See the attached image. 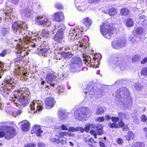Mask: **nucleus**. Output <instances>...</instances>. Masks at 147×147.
I'll return each mask as SVG.
<instances>
[{
	"label": "nucleus",
	"mask_w": 147,
	"mask_h": 147,
	"mask_svg": "<svg viewBox=\"0 0 147 147\" xmlns=\"http://www.w3.org/2000/svg\"><path fill=\"white\" fill-rule=\"evenodd\" d=\"M12 28L15 32L18 31L22 34L25 35L26 34L25 30L27 32V26L25 22H15L12 25Z\"/></svg>",
	"instance_id": "obj_10"
},
{
	"label": "nucleus",
	"mask_w": 147,
	"mask_h": 147,
	"mask_svg": "<svg viewBox=\"0 0 147 147\" xmlns=\"http://www.w3.org/2000/svg\"><path fill=\"white\" fill-rule=\"evenodd\" d=\"M87 7L85 6H79L77 7V9L80 11H84L86 9Z\"/></svg>",
	"instance_id": "obj_47"
},
{
	"label": "nucleus",
	"mask_w": 147,
	"mask_h": 147,
	"mask_svg": "<svg viewBox=\"0 0 147 147\" xmlns=\"http://www.w3.org/2000/svg\"><path fill=\"white\" fill-rule=\"evenodd\" d=\"M22 60L21 57H18L14 59L15 65L16 66L14 72L15 75L19 76L20 77V79L22 81H24L26 79L28 74L25 71H23V68L19 66L20 61H21Z\"/></svg>",
	"instance_id": "obj_7"
},
{
	"label": "nucleus",
	"mask_w": 147,
	"mask_h": 147,
	"mask_svg": "<svg viewBox=\"0 0 147 147\" xmlns=\"http://www.w3.org/2000/svg\"><path fill=\"white\" fill-rule=\"evenodd\" d=\"M64 19V16L62 12H57L54 14V20L56 21L60 22Z\"/></svg>",
	"instance_id": "obj_22"
},
{
	"label": "nucleus",
	"mask_w": 147,
	"mask_h": 147,
	"mask_svg": "<svg viewBox=\"0 0 147 147\" xmlns=\"http://www.w3.org/2000/svg\"><path fill=\"white\" fill-rule=\"evenodd\" d=\"M113 63L120 67L121 70H123L125 67V63L124 61L116 60L115 61H114Z\"/></svg>",
	"instance_id": "obj_25"
},
{
	"label": "nucleus",
	"mask_w": 147,
	"mask_h": 147,
	"mask_svg": "<svg viewBox=\"0 0 147 147\" xmlns=\"http://www.w3.org/2000/svg\"><path fill=\"white\" fill-rule=\"evenodd\" d=\"M141 119L142 121L143 122H146L147 120L146 117L145 115H142Z\"/></svg>",
	"instance_id": "obj_61"
},
{
	"label": "nucleus",
	"mask_w": 147,
	"mask_h": 147,
	"mask_svg": "<svg viewBox=\"0 0 147 147\" xmlns=\"http://www.w3.org/2000/svg\"><path fill=\"white\" fill-rule=\"evenodd\" d=\"M142 75L144 76H147V67H144L142 69L141 71Z\"/></svg>",
	"instance_id": "obj_43"
},
{
	"label": "nucleus",
	"mask_w": 147,
	"mask_h": 147,
	"mask_svg": "<svg viewBox=\"0 0 147 147\" xmlns=\"http://www.w3.org/2000/svg\"><path fill=\"white\" fill-rule=\"evenodd\" d=\"M39 33L40 35H41L45 38H47L49 36V32L47 30H43L40 31Z\"/></svg>",
	"instance_id": "obj_29"
},
{
	"label": "nucleus",
	"mask_w": 147,
	"mask_h": 147,
	"mask_svg": "<svg viewBox=\"0 0 147 147\" xmlns=\"http://www.w3.org/2000/svg\"><path fill=\"white\" fill-rule=\"evenodd\" d=\"M112 121L114 122H117L119 120V118L117 117H113L111 118Z\"/></svg>",
	"instance_id": "obj_59"
},
{
	"label": "nucleus",
	"mask_w": 147,
	"mask_h": 147,
	"mask_svg": "<svg viewBox=\"0 0 147 147\" xmlns=\"http://www.w3.org/2000/svg\"><path fill=\"white\" fill-rule=\"evenodd\" d=\"M24 39L23 41H22V40L20 39L18 40L19 42L17 43V47L18 49V53L22 54L24 52V54L22 55H21V56L23 57L25 55L26 51L25 50V48L28 47H27L26 46H24V45L25 43L26 44H28L30 46H31L33 47H38V45H36L34 42L35 40H32V42L31 40L32 38H31L30 36L28 35L27 34H25L24 35H23Z\"/></svg>",
	"instance_id": "obj_4"
},
{
	"label": "nucleus",
	"mask_w": 147,
	"mask_h": 147,
	"mask_svg": "<svg viewBox=\"0 0 147 147\" xmlns=\"http://www.w3.org/2000/svg\"><path fill=\"white\" fill-rule=\"evenodd\" d=\"M45 144L42 142H40L38 143V145L40 147H44L45 146Z\"/></svg>",
	"instance_id": "obj_63"
},
{
	"label": "nucleus",
	"mask_w": 147,
	"mask_h": 147,
	"mask_svg": "<svg viewBox=\"0 0 147 147\" xmlns=\"http://www.w3.org/2000/svg\"><path fill=\"white\" fill-rule=\"evenodd\" d=\"M42 102L40 100H34L31 102L30 105V109L34 111V113H35L38 111H41L43 107Z\"/></svg>",
	"instance_id": "obj_13"
},
{
	"label": "nucleus",
	"mask_w": 147,
	"mask_h": 147,
	"mask_svg": "<svg viewBox=\"0 0 147 147\" xmlns=\"http://www.w3.org/2000/svg\"><path fill=\"white\" fill-rule=\"evenodd\" d=\"M104 113L103 108L102 107H99L97 109L96 113L98 115H101Z\"/></svg>",
	"instance_id": "obj_41"
},
{
	"label": "nucleus",
	"mask_w": 147,
	"mask_h": 147,
	"mask_svg": "<svg viewBox=\"0 0 147 147\" xmlns=\"http://www.w3.org/2000/svg\"><path fill=\"white\" fill-rule=\"evenodd\" d=\"M76 131H80L81 132L84 131V129L82 127H76Z\"/></svg>",
	"instance_id": "obj_51"
},
{
	"label": "nucleus",
	"mask_w": 147,
	"mask_h": 147,
	"mask_svg": "<svg viewBox=\"0 0 147 147\" xmlns=\"http://www.w3.org/2000/svg\"><path fill=\"white\" fill-rule=\"evenodd\" d=\"M11 3L10 1H8L6 2L5 6L6 8L5 10H0V13H2L3 15V17L5 19H7V18H9L10 19H11Z\"/></svg>",
	"instance_id": "obj_14"
},
{
	"label": "nucleus",
	"mask_w": 147,
	"mask_h": 147,
	"mask_svg": "<svg viewBox=\"0 0 147 147\" xmlns=\"http://www.w3.org/2000/svg\"><path fill=\"white\" fill-rule=\"evenodd\" d=\"M6 54V50H2L1 53H0V56L2 57H4L5 55Z\"/></svg>",
	"instance_id": "obj_55"
},
{
	"label": "nucleus",
	"mask_w": 147,
	"mask_h": 147,
	"mask_svg": "<svg viewBox=\"0 0 147 147\" xmlns=\"http://www.w3.org/2000/svg\"><path fill=\"white\" fill-rule=\"evenodd\" d=\"M20 11L22 16L23 17L29 18L31 16L32 13L29 7H22Z\"/></svg>",
	"instance_id": "obj_17"
},
{
	"label": "nucleus",
	"mask_w": 147,
	"mask_h": 147,
	"mask_svg": "<svg viewBox=\"0 0 147 147\" xmlns=\"http://www.w3.org/2000/svg\"><path fill=\"white\" fill-rule=\"evenodd\" d=\"M57 27L59 28V30L54 37V39L57 42H60L63 38V31L65 29V27L63 24H61L59 27L56 26L55 29H57Z\"/></svg>",
	"instance_id": "obj_12"
},
{
	"label": "nucleus",
	"mask_w": 147,
	"mask_h": 147,
	"mask_svg": "<svg viewBox=\"0 0 147 147\" xmlns=\"http://www.w3.org/2000/svg\"><path fill=\"white\" fill-rule=\"evenodd\" d=\"M50 141L52 142H55L57 143H59V142L58 140V138H52L50 139Z\"/></svg>",
	"instance_id": "obj_54"
},
{
	"label": "nucleus",
	"mask_w": 147,
	"mask_h": 147,
	"mask_svg": "<svg viewBox=\"0 0 147 147\" xmlns=\"http://www.w3.org/2000/svg\"><path fill=\"white\" fill-rule=\"evenodd\" d=\"M43 18V16H39L36 19V21L37 22V24H38L44 25L47 26H48L51 25V23L50 20L46 19L44 21L41 20Z\"/></svg>",
	"instance_id": "obj_19"
},
{
	"label": "nucleus",
	"mask_w": 147,
	"mask_h": 147,
	"mask_svg": "<svg viewBox=\"0 0 147 147\" xmlns=\"http://www.w3.org/2000/svg\"><path fill=\"white\" fill-rule=\"evenodd\" d=\"M126 44V40L124 38H122L113 40L111 45L113 48L118 49L121 47H124Z\"/></svg>",
	"instance_id": "obj_15"
},
{
	"label": "nucleus",
	"mask_w": 147,
	"mask_h": 147,
	"mask_svg": "<svg viewBox=\"0 0 147 147\" xmlns=\"http://www.w3.org/2000/svg\"><path fill=\"white\" fill-rule=\"evenodd\" d=\"M136 32L138 34H141L143 32V29L141 27H138L136 28Z\"/></svg>",
	"instance_id": "obj_48"
},
{
	"label": "nucleus",
	"mask_w": 147,
	"mask_h": 147,
	"mask_svg": "<svg viewBox=\"0 0 147 147\" xmlns=\"http://www.w3.org/2000/svg\"><path fill=\"white\" fill-rule=\"evenodd\" d=\"M26 33L28 35H29L30 36H31V38H32V37H33V36H36V37H39L38 35L40 34L39 32L38 33H37L34 32V33H33V32H30V33L28 34V33H27L26 32Z\"/></svg>",
	"instance_id": "obj_39"
},
{
	"label": "nucleus",
	"mask_w": 147,
	"mask_h": 147,
	"mask_svg": "<svg viewBox=\"0 0 147 147\" xmlns=\"http://www.w3.org/2000/svg\"><path fill=\"white\" fill-rule=\"evenodd\" d=\"M90 133L92 135L94 136L95 138H97L96 132L94 130H92L90 131Z\"/></svg>",
	"instance_id": "obj_56"
},
{
	"label": "nucleus",
	"mask_w": 147,
	"mask_h": 147,
	"mask_svg": "<svg viewBox=\"0 0 147 147\" xmlns=\"http://www.w3.org/2000/svg\"><path fill=\"white\" fill-rule=\"evenodd\" d=\"M21 123L22 124V130L25 132L28 131L30 126V123L27 120L23 121Z\"/></svg>",
	"instance_id": "obj_24"
},
{
	"label": "nucleus",
	"mask_w": 147,
	"mask_h": 147,
	"mask_svg": "<svg viewBox=\"0 0 147 147\" xmlns=\"http://www.w3.org/2000/svg\"><path fill=\"white\" fill-rule=\"evenodd\" d=\"M0 138L4 137L5 139L9 140L12 138L16 135V130L12 127L7 126H0Z\"/></svg>",
	"instance_id": "obj_6"
},
{
	"label": "nucleus",
	"mask_w": 147,
	"mask_h": 147,
	"mask_svg": "<svg viewBox=\"0 0 147 147\" xmlns=\"http://www.w3.org/2000/svg\"><path fill=\"white\" fill-rule=\"evenodd\" d=\"M129 13V10L126 8H123L121 10V13L124 16L127 15Z\"/></svg>",
	"instance_id": "obj_36"
},
{
	"label": "nucleus",
	"mask_w": 147,
	"mask_h": 147,
	"mask_svg": "<svg viewBox=\"0 0 147 147\" xmlns=\"http://www.w3.org/2000/svg\"><path fill=\"white\" fill-rule=\"evenodd\" d=\"M40 48H37V53L40 55L45 57L48 50V47L45 45L39 46Z\"/></svg>",
	"instance_id": "obj_18"
},
{
	"label": "nucleus",
	"mask_w": 147,
	"mask_h": 147,
	"mask_svg": "<svg viewBox=\"0 0 147 147\" xmlns=\"http://www.w3.org/2000/svg\"><path fill=\"white\" fill-rule=\"evenodd\" d=\"M10 29L9 28H3L1 29V34L4 35L9 33Z\"/></svg>",
	"instance_id": "obj_38"
},
{
	"label": "nucleus",
	"mask_w": 147,
	"mask_h": 147,
	"mask_svg": "<svg viewBox=\"0 0 147 147\" xmlns=\"http://www.w3.org/2000/svg\"><path fill=\"white\" fill-rule=\"evenodd\" d=\"M115 30V28L107 23L103 24L100 28L101 33L105 38L108 39L111 38Z\"/></svg>",
	"instance_id": "obj_8"
},
{
	"label": "nucleus",
	"mask_w": 147,
	"mask_h": 147,
	"mask_svg": "<svg viewBox=\"0 0 147 147\" xmlns=\"http://www.w3.org/2000/svg\"><path fill=\"white\" fill-rule=\"evenodd\" d=\"M105 120V118L103 117H97L96 119L97 121L100 122H103Z\"/></svg>",
	"instance_id": "obj_50"
},
{
	"label": "nucleus",
	"mask_w": 147,
	"mask_h": 147,
	"mask_svg": "<svg viewBox=\"0 0 147 147\" xmlns=\"http://www.w3.org/2000/svg\"><path fill=\"white\" fill-rule=\"evenodd\" d=\"M55 103V101L53 97H50L47 98L45 100L46 108H51L54 106Z\"/></svg>",
	"instance_id": "obj_21"
},
{
	"label": "nucleus",
	"mask_w": 147,
	"mask_h": 147,
	"mask_svg": "<svg viewBox=\"0 0 147 147\" xmlns=\"http://www.w3.org/2000/svg\"><path fill=\"white\" fill-rule=\"evenodd\" d=\"M58 90L59 91V93H61L63 92L64 90V88L63 86H60L58 87Z\"/></svg>",
	"instance_id": "obj_58"
},
{
	"label": "nucleus",
	"mask_w": 147,
	"mask_h": 147,
	"mask_svg": "<svg viewBox=\"0 0 147 147\" xmlns=\"http://www.w3.org/2000/svg\"><path fill=\"white\" fill-rule=\"evenodd\" d=\"M147 63V57L144 58L141 61V64L142 65L144 64Z\"/></svg>",
	"instance_id": "obj_60"
},
{
	"label": "nucleus",
	"mask_w": 147,
	"mask_h": 147,
	"mask_svg": "<svg viewBox=\"0 0 147 147\" xmlns=\"http://www.w3.org/2000/svg\"><path fill=\"white\" fill-rule=\"evenodd\" d=\"M68 130L69 131L74 132L76 131V128H75L73 127H70L68 128Z\"/></svg>",
	"instance_id": "obj_57"
},
{
	"label": "nucleus",
	"mask_w": 147,
	"mask_h": 147,
	"mask_svg": "<svg viewBox=\"0 0 147 147\" xmlns=\"http://www.w3.org/2000/svg\"><path fill=\"white\" fill-rule=\"evenodd\" d=\"M108 126H110L111 128H117L119 127V125L115 123H113L109 124Z\"/></svg>",
	"instance_id": "obj_44"
},
{
	"label": "nucleus",
	"mask_w": 147,
	"mask_h": 147,
	"mask_svg": "<svg viewBox=\"0 0 147 147\" xmlns=\"http://www.w3.org/2000/svg\"><path fill=\"white\" fill-rule=\"evenodd\" d=\"M61 55L65 58H71L73 56L72 54L69 52H63L61 53Z\"/></svg>",
	"instance_id": "obj_32"
},
{
	"label": "nucleus",
	"mask_w": 147,
	"mask_h": 147,
	"mask_svg": "<svg viewBox=\"0 0 147 147\" xmlns=\"http://www.w3.org/2000/svg\"><path fill=\"white\" fill-rule=\"evenodd\" d=\"M17 81L13 78L3 82L1 86L0 90L3 95L7 96L9 94L11 89H13L16 86Z\"/></svg>",
	"instance_id": "obj_5"
},
{
	"label": "nucleus",
	"mask_w": 147,
	"mask_h": 147,
	"mask_svg": "<svg viewBox=\"0 0 147 147\" xmlns=\"http://www.w3.org/2000/svg\"><path fill=\"white\" fill-rule=\"evenodd\" d=\"M55 7L58 9H62L63 8L62 5L59 3H56L55 5Z\"/></svg>",
	"instance_id": "obj_49"
},
{
	"label": "nucleus",
	"mask_w": 147,
	"mask_h": 147,
	"mask_svg": "<svg viewBox=\"0 0 147 147\" xmlns=\"http://www.w3.org/2000/svg\"><path fill=\"white\" fill-rule=\"evenodd\" d=\"M99 1V0H89L88 2L91 3H95Z\"/></svg>",
	"instance_id": "obj_62"
},
{
	"label": "nucleus",
	"mask_w": 147,
	"mask_h": 147,
	"mask_svg": "<svg viewBox=\"0 0 147 147\" xmlns=\"http://www.w3.org/2000/svg\"><path fill=\"white\" fill-rule=\"evenodd\" d=\"M86 30L84 29L83 27L81 26H78L76 27L75 29H71L69 32V35H68V39L69 41H74L76 39L77 41L78 42V50L82 52H87L89 51V45L88 42L89 40L88 37L86 36L84 37H82L77 39V36L80 33Z\"/></svg>",
	"instance_id": "obj_1"
},
{
	"label": "nucleus",
	"mask_w": 147,
	"mask_h": 147,
	"mask_svg": "<svg viewBox=\"0 0 147 147\" xmlns=\"http://www.w3.org/2000/svg\"><path fill=\"white\" fill-rule=\"evenodd\" d=\"M3 64L0 61V78H1V75L3 74L4 72L6 69L3 67Z\"/></svg>",
	"instance_id": "obj_35"
},
{
	"label": "nucleus",
	"mask_w": 147,
	"mask_h": 147,
	"mask_svg": "<svg viewBox=\"0 0 147 147\" xmlns=\"http://www.w3.org/2000/svg\"><path fill=\"white\" fill-rule=\"evenodd\" d=\"M91 115V111L88 108L84 107L82 109L76 110L74 113V116L77 119L84 121L87 119Z\"/></svg>",
	"instance_id": "obj_9"
},
{
	"label": "nucleus",
	"mask_w": 147,
	"mask_h": 147,
	"mask_svg": "<svg viewBox=\"0 0 147 147\" xmlns=\"http://www.w3.org/2000/svg\"><path fill=\"white\" fill-rule=\"evenodd\" d=\"M119 126L121 127H123L124 125V123L122 120L120 122H119Z\"/></svg>",
	"instance_id": "obj_64"
},
{
	"label": "nucleus",
	"mask_w": 147,
	"mask_h": 147,
	"mask_svg": "<svg viewBox=\"0 0 147 147\" xmlns=\"http://www.w3.org/2000/svg\"><path fill=\"white\" fill-rule=\"evenodd\" d=\"M71 63L70 67L72 70L76 72H78L80 71L82 65V60L80 58L74 57L71 59Z\"/></svg>",
	"instance_id": "obj_11"
},
{
	"label": "nucleus",
	"mask_w": 147,
	"mask_h": 147,
	"mask_svg": "<svg viewBox=\"0 0 147 147\" xmlns=\"http://www.w3.org/2000/svg\"><path fill=\"white\" fill-rule=\"evenodd\" d=\"M32 132V133H36L37 136H40L42 131L41 129L40 126L36 125L33 127Z\"/></svg>",
	"instance_id": "obj_23"
},
{
	"label": "nucleus",
	"mask_w": 147,
	"mask_h": 147,
	"mask_svg": "<svg viewBox=\"0 0 147 147\" xmlns=\"http://www.w3.org/2000/svg\"><path fill=\"white\" fill-rule=\"evenodd\" d=\"M135 136L134 134L131 131H129L126 135V139L128 141L133 139Z\"/></svg>",
	"instance_id": "obj_28"
},
{
	"label": "nucleus",
	"mask_w": 147,
	"mask_h": 147,
	"mask_svg": "<svg viewBox=\"0 0 147 147\" xmlns=\"http://www.w3.org/2000/svg\"><path fill=\"white\" fill-rule=\"evenodd\" d=\"M117 13L116 9L114 7L110 8L109 10V14L111 16H114Z\"/></svg>",
	"instance_id": "obj_30"
},
{
	"label": "nucleus",
	"mask_w": 147,
	"mask_h": 147,
	"mask_svg": "<svg viewBox=\"0 0 147 147\" xmlns=\"http://www.w3.org/2000/svg\"><path fill=\"white\" fill-rule=\"evenodd\" d=\"M36 144L33 143H28L25 145V147H35Z\"/></svg>",
	"instance_id": "obj_52"
},
{
	"label": "nucleus",
	"mask_w": 147,
	"mask_h": 147,
	"mask_svg": "<svg viewBox=\"0 0 147 147\" xmlns=\"http://www.w3.org/2000/svg\"><path fill=\"white\" fill-rule=\"evenodd\" d=\"M84 92L85 94H88L92 97V95L95 94V90L94 89L93 86L89 85L87 87L86 89L84 90Z\"/></svg>",
	"instance_id": "obj_20"
},
{
	"label": "nucleus",
	"mask_w": 147,
	"mask_h": 147,
	"mask_svg": "<svg viewBox=\"0 0 147 147\" xmlns=\"http://www.w3.org/2000/svg\"><path fill=\"white\" fill-rule=\"evenodd\" d=\"M61 138H60V137H58V140L59 142V143H61L62 144H66V138L64 137H61Z\"/></svg>",
	"instance_id": "obj_40"
},
{
	"label": "nucleus",
	"mask_w": 147,
	"mask_h": 147,
	"mask_svg": "<svg viewBox=\"0 0 147 147\" xmlns=\"http://www.w3.org/2000/svg\"><path fill=\"white\" fill-rule=\"evenodd\" d=\"M55 79V76L53 74H48L46 77V80L48 83H51Z\"/></svg>",
	"instance_id": "obj_27"
},
{
	"label": "nucleus",
	"mask_w": 147,
	"mask_h": 147,
	"mask_svg": "<svg viewBox=\"0 0 147 147\" xmlns=\"http://www.w3.org/2000/svg\"><path fill=\"white\" fill-rule=\"evenodd\" d=\"M134 23V20L131 19L129 18L126 20V25L128 27H131L133 25Z\"/></svg>",
	"instance_id": "obj_33"
},
{
	"label": "nucleus",
	"mask_w": 147,
	"mask_h": 147,
	"mask_svg": "<svg viewBox=\"0 0 147 147\" xmlns=\"http://www.w3.org/2000/svg\"><path fill=\"white\" fill-rule=\"evenodd\" d=\"M96 129L97 131L98 134L99 135H102L103 134V132L102 130L103 128V126L101 125H98L95 126Z\"/></svg>",
	"instance_id": "obj_34"
},
{
	"label": "nucleus",
	"mask_w": 147,
	"mask_h": 147,
	"mask_svg": "<svg viewBox=\"0 0 147 147\" xmlns=\"http://www.w3.org/2000/svg\"><path fill=\"white\" fill-rule=\"evenodd\" d=\"M84 59L86 60V64L88 66H90V67H93V68H96L98 67L97 66V63L98 64V60L96 62L95 61H96V59L95 57H94L93 59L91 60L90 57H86Z\"/></svg>",
	"instance_id": "obj_16"
},
{
	"label": "nucleus",
	"mask_w": 147,
	"mask_h": 147,
	"mask_svg": "<svg viewBox=\"0 0 147 147\" xmlns=\"http://www.w3.org/2000/svg\"><path fill=\"white\" fill-rule=\"evenodd\" d=\"M30 94L28 89L24 88H20L18 90L14 91L12 96L10 98V100L18 106V104L16 103L17 100L19 98V100L21 104L24 106L28 105L30 98Z\"/></svg>",
	"instance_id": "obj_2"
},
{
	"label": "nucleus",
	"mask_w": 147,
	"mask_h": 147,
	"mask_svg": "<svg viewBox=\"0 0 147 147\" xmlns=\"http://www.w3.org/2000/svg\"><path fill=\"white\" fill-rule=\"evenodd\" d=\"M118 115L119 117L121 119H124L126 118L127 115L125 113L120 112L118 113Z\"/></svg>",
	"instance_id": "obj_46"
},
{
	"label": "nucleus",
	"mask_w": 147,
	"mask_h": 147,
	"mask_svg": "<svg viewBox=\"0 0 147 147\" xmlns=\"http://www.w3.org/2000/svg\"><path fill=\"white\" fill-rule=\"evenodd\" d=\"M82 22L88 28L92 24V21L89 18L87 17L82 20Z\"/></svg>",
	"instance_id": "obj_26"
},
{
	"label": "nucleus",
	"mask_w": 147,
	"mask_h": 147,
	"mask_svg": "<svg viewBox=\"0 0 147 147\" xmlns=\"http://www.w3.org/2000/svg\"><path fill=\"white\" fill-rule=\"evenodd\" d=\"M134 86L136 90H141L142 88V86L138 83L134 84Z\"/></svg>",
	"instance_id": "obj_42"
},
{
	"label": "nucleus",
	"mask_w": 147,
	"mask_h": 147,
	"mask_svg": "<svg viewBox=\"0 0 147 147\" xmlns=\"http://www.w3.org/2000/svg\"><path fill=\"white\" fill-rule=\"evenodd\" d=\"M95 126L96 125L95 124H87L86 125V127L84 128V131L88 132L90 128H94Z\"/></svg>",
	"instance_id": "obj_31"
},
{
	"label": "nucleus",
	"mask_w": 147,
	"mask_h": 147,
	"mask_svg": "<svg viewBox=\"0 0 147 147\" xmlns=\"http://www.w3.org/2000/svg\"><path fill=\"white\" fill-rule=\"evenodd\" d=\"M67 131H64L59 132V137H60V138L61 137H64L65 136H67Z\"/></svg>",
	"instance_id": "obj_45"
},
{
	"label": "nucleus",
	"mask_w": 147,
	"mask_h": 147,
	"mask_svg": "<svg viewBox=\"0 0 147 147\" xmlns=\"http://www.w3.org/2000/svg\"><path fill=\"white\" fill-rule=\"evenodd\" d=\"M116 102L118 105H124L125 107L131 101L129 92L125 87L119 89L115 93Z\"/></svg>",
	"instance_id": "obj_3"
},
{
	"label": "nucleus",
	"mask_w": 147,
	"mask_h": 147,
	"mask_svg": "<svg viewBox=\"0 0 147 147\" xmlns=\"http://www.w3.org/2000/svg\"><path fill=\"white\" fill-rule=\"evenodd\" d=\"M61 128L63 130H68V129L67 125H62L61 126Z\"/></svg>",
	"instance_id": "obj_53"
},
{
	"label": "nucleus",
	"mask_w": 147,
	"mask_h": 147,
	"mask_svg": "<svg viewBox=\"0 0 147 147\" xmlns=\"http://www.w3.org/2000/svg\"><path fill=\"white\" fill-rule=\"evenodd\" d=\"M58 115L61 119H63L65 116V113L62 110H59L58 112Z\"/></svg>",
	"instance_id": "obj_37"
}]
</instances>
